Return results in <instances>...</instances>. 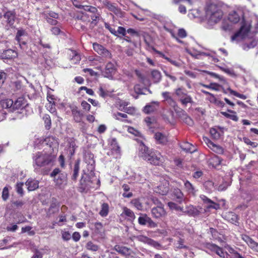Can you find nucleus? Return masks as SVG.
<instances>
[{
	"label": "nucleus",
	"instance_id": "obj_32",
	"mask_svg": "<svg viewBox=\"0 0 258 258\" xmlns=\"http://www.w3.org/2000/svg\"><path fill=\"white\" fill-rule=\"evenodd\" d=\"M154 138L159 144H165L167 142L166 136L159 132L155 134Z\"/></svg>",
	"mask_w": 258,
	"mask_h": 258
},
{
	"label": "nucleus",
	"instance_id": "obj_54",
	"mask_svg": "<svg viewBox=\"0 0 258 258\" xmlns=\"http://www.w3.org/2000/svg\"><path fill=\"white\" fill-rule=\"evenodd\" d=\"M43 119L45 123L46 127L49 129L51 124L50 117L49 115L46 114L43 116Z\"/></svg>",
	"mask_w": 258,
	"mask_h": 258
},
{
	"label": "nucleus",
	"instance_id": "obj_25",
	"mask_svg": "<svg viewBox=\"0 0 258 258\" xmlns=\"http://www.w3.org/2000/svg\"><path fill=\"white\" fill-rule=\"evenodd\" d=\"M1 105L3 108L7 109L10 112H13V101L12 99H7L2 100Z\"/></svg>",
	"mask_w": 258,
	"mask_h": 258
},
{
	"label": "nucleus",
	"instance_id": "obj_5",
	"mask_svg": "<svg viewBox=\"0 0 258 258\" xmlns=\"http://www.w3.org/2000/svg\"><path fill=\"white\" fill-rule=\"evenodd\" d=\"M135 237L139 241L143 242L145 244H147L149 245L152 246L155 248L157 249H159L161 247V245L157 241L154 240L153 239L149 238L148 237L143 235H138Z\"/></svg>",
	"mask_w": 258,
	"mask_h": 258
},
{
	"label": "nucleus",
	"instance_id": "obj_4",
	"mask_svg": "<svg viewBox=\"0 0 258 258\" xmlns=\"http://www.w3.org/2000/svg\"><path fill=\"white\" fill-rule=\"evenodd\" d=\"M147 161L154 165H162L165 161V158L157 151H152Z\"/></svg>",
	"mask_w": 258,
	"mask_h": 258
},
{
	"label": "nucleus",
	"instance_id": "obj_64",
	"mask_svg": "<svg viewBox=\"0 0 258 258\" xmlns=\"http://www.w3.org/2000/svg\"><path fill=\"white\" fill-rule=\"evenodd\" d=\"M46 107L47 109L51 113L55 112V108L54 107V103H48L46 104Z\"/></svg>",
	"mask_w": 258,
	"mask_h": 258
},
{
	"label": "nucleus",
	"instance_id": "obj_48",
	"mask_svg": "<svg viewBox=\"0 0 258 258\" xmlns=\"http://www.w3.org/2000/svg\"><path fill=\"white\" fill-rule=\"evenodd\" d=\"M233 114H229L225 112H222V114L227 118H229L235 121H237L238 120V116L236 115L235 112H232Z\"/></svg>",
	"mask_w": 258,
	"mask_h": 258
},
{
	"label": "nucleus",
	"instance_id": "obj_17",
	"mask_svg": "<svg viewBox=\"0 0 258 258\" xmlns=\"http://www.w3.org/2000/svg\"><path fill=\"white\" fill-rule=\"evenodd\" d=\"M139 149V156L145 160H147L151 152L152 151L149 150L148 148L143 144H141L140 145Z\"/></svg>",
	"mask_w": 258,
	"mask_h": 258
},
{
	"label": "nucleus",
	"instance_id": "obj_11",
	"mask_svg": "<svg viewBox=\"0 0 258 258\" xmlns=\"http://www.w3.org/2000/svg\"><path fill=\"white\" fill-rule=\"evenodd\" d=\"M39 143L42 142V144L48 145L50 148H56L58 145L57 139L53 136H49L44 139V140H38Z\"/></svg>",
	"mask_w": 258,
	"mask_h": 258
},
{
	"label": "nucleus",
	"instance_id": "obj_59",
	"mask_svg": "<svg viewBox=\"0 0 258 258\" xmlns=\"http://www.w3.org/2000/svg\"><path fill=\"white\" fill-rule=\"evenodd\" d=\"M9 196V192L8 188L6 186L4 188L2 192V198L4 201L7 200Z\"/></svg>",
	"mask_w": 258,
	"mask_h": 258
},
{
	"label": "nucleus",
	"instance_id": "obj_44",
	"mask_svg": "<svg viewBox=\"0 0 258 258\" xmlns=\"http://www.w3.org/2000/svg\"><path fill=\"white\" fill-rule=\"evenodd\" d=\"M179 101L183 105H186L187 103H191L192 102V98L187 94H185L183 96V98L181 97L180 98Z\"/></svg>",
	"mask_w": 258,
	"mask_h": 258
},
{
	"label": "nucleus",
	"instance_id": "obj_49",
	"mask_svg": "<svg viewBox=\"0 0 258 258\" xmlns=\"http://www.w3.org/2000/svg\"><path fill=\"white\" fill-rule=\"evenodd\" d=\"M5 54L7 58L11 59L17 56V52L12 49H8L5 51Z\"/></svg>",
	"mask_w": 258,
	"mask_h": 258
},
{
	"label": "nucleus",
	"instance_id": "obj_41",
	"mask_svg": "<svg viewBox=\"0 0 258 258\" xmlns=\"http://www.w3.org/2000/svg\"><path fill=\"white\" fill-rule=\"evenodd\" d=\"M151 75L154 83H157L160 82L161 79V75L159 71L154 70L152 72Z\"/></svg>",
	"mask_w": 258,
	"mask_h": 258
},
{
	"label": "nucleus",
	"instance_id": "obj_62",
	"mask_svg": "<svg viewBox=\"0 0 258 258\" xmlns=\"http://www.w3.org/2000/svg\"><path fill=\"white\" fill-rule=\"evenodd\" d=\"M62 238L64 240L68 241L71 238V235L68 231H63L61 232Z\"/></svg>",
	"mask_w": 258,
	"mask_h": 258
},
{
	"label": "nucleus",
	"instance_id": "obj_30",
	"mask_svg": "<svg viewBox=\"0 0 258 258\" xmlns=\"http://www.w3.org/2000/svg\"><path fill=\"white\" fill-rule=\"evenodd\" d=\"M103 3L104 6L109 11L115 14L118 12V9L115 4H112L110 2L106 0L104 1Z\"/></svg>",
	"mask_w": 258,
	"mask_h": 258
},
{
	"label": "nucleus",
	"instance_id": "obj_47",
	"mask_svg": "<svg viewBox=\"0 0 258 258\" xmlns=\"http://www.w3.org/2000/svg\"><path fill=\"white\" fill-rule=\"evenodd\" d=\"M175 95L179 98V99L186 94L185 90L182 87H179L174 91Z\"/></svg>",
	"mask_w": 258,
	"mask_h": 258
},
{
	"label": "nucleus",
	"instance_id": "obj_43",
	"mask_svg": "<svg viewBox=\"0 0 258 258\" xmlns=\"http://www.w3.org/2000/svg\"><path fill=\"white\" fill-rule=\"evenodd\" d=\"M109 211V206L106 203H103L101 206V210L99 214L102 217H105L107 215Z\"/></svg>",
	"mask_w": 258,
	"mask_h": 258
},
{
	"label": "nucleus",
	"instance_id": "obj_39",
	"mask_svg": "<svg viewBox=\"0 0 258 258\" xmlns=\"http://www.w3.org/2000/svg\"><path fill=\"white\" fill-rule=\"evenodd\" d=\"M202 86L206 88L212 89L217 91H220V88H222V87L221 85H219L218 84L214 83H210L209 85L202 84Z\"/></svg>",
	"mask_w": 258,
	"mask_h": 258
},
{
	"label": "nucleus",
	"instance_id": "obj_22",
	"mask_svg": "<svg viewBox=\"0 0 258 258\" xmlns=\"http://www.w3.org/2000/svg\"><path fill=\"white\" fill-rule=\"evenodd\" d=\"M183 213L187 214L189 216H196L199 214V211L195 207L192 205L187 206L184 210Z\"/></svg>",
	"mask_w": 258,
	"mask_h": 258
},
{
	"label": "nucleus",
	"instance_id": "obj_21",
	"mask_svg": "<svg viewBox=\"0 0 258 258\" xmlns=\"http://www.w3.org/2000/svg\"><path fill=\"white\" fill-rule=\"evenodd\" d=\"M121 216H125L128 221H133L135 220L136 216L134 213L126 207L123 208V212L121 214Z\"/></svg>",
	"mask_w": 258,
	"mask_h": 258
},
{
	"label": "nucleus",
	"instance_id": "obj_6",
	"mask_svg": "<svg viewBox=\"0 0 258 258\" xmlns=\"http://www.w3.org/2000/svg\"><path fill=\"white\" fill-rule=\"evenodd\" d=\"M93 47L94 51L103 57L107 58H111L112 57L110 52L102 45L97 43H94L93 44Z\"/></svg>",
	"mask_w": 258,
	"mask_h": 258
},
{
	"label": "nucleus",
	"instance_id": "obj_13",
	"mask_svg": "<svg viewBox=\"0 0 258 258\" xmlns=\"http://www.w3.org/2000/svg\"><path fill=\"white\" fill-rule=\"evenodd\" d=\"M207 247L215 252L221 257H225L226 256V258H229V255L227 252H224L221 247L216 244L209 243L207 245Z\"/></svg>",
	"mask_w": 258,
	"mask_h": 258
},
{
	"label": "nucleus",
	"instance_id": "obj_26",
	"mask_svg": "<svg viewBox=\"0 0 258 258\" xmlns=\"http://www.w3.org/2000/svg\"><path fill=\"white\" fill-rule=\"evenodd\" d=\"M72 112L75 121L76 122H80L83 117V114L76 107H74L72 109Z\"/></svg>",
	"mask_w": 258,
	"mask_h": 258
},
{
	"label": "nucleus",
	"instance_id": "obj_16",
	"mask_svg": "<svg viewBox=\"0 0 258 258\" xmlns=\"http://www.w3.org/2000/svg\"><path fill=\"white\" fill-rule=\"evenodd\" d=\"M4 18L6 19L8 29L12 27L15 21V14L12 11H8L4 14Z\"/></svg>",
	"mask_w": 258,
	"mask_h": 258
},
{
	"label": "nucleus",
	"instance_id": "obj_36",
	"mask_svg": "<svg viewBox=\"0 0 258 258\" xmlns=\"http://www.w3.org/2000/svg\"><path fill=\"white\" fill-rule=\"evenodd\" d=\"M54 182L58 185H61L66 182V176L63 174L58 175L57 178H54Z\"/></svg>",
	"mask_w": 258,
	"mask_h": 258
},
{
	"label": "nucleus",
	"instance_id": "obj_18",
	"mask_svg": "<svg viewBox=\"0 0 258 258\" xmlns=\"http://www.w3.org/2000/svg\"><path fill=\"white\" fill-rule=\"evenodd\" d=\"M200 198L206 205V207L207 209H214L216 210L219 209V206L218 204L214 203L205 196L201 195Z\"/></svg>",
	"mask_w": 258,
	"mask_h": 258
},
{
	"label": "nucleus",
	"instance_id": "obj_57",
	"mask_svg": "<svg viewBox=\"0 0 258 258\" xmlns=\"http://www.w3.org/2000/svg\"><path fill=\"white\" fill-rule=\"evenodd\" d=\"M83 9L86 11L90 12L92 13L97 12V10L95 7L88 6H83Z\"/></svg>",
	"mask_w": 258,
	"mask_h": 258
},
{
	"label": "nucleus",
	"instance_id": "obj_14",
	"mask_svg": "<svg viewBox=\"0 0 258 258\" xmlns=\"http://www.w3.org/2000/svg\"><path fill=\"white\" fill-rule=\"evenodd\" d=\"M241 238L252 249L258 252V243L255 242L247 235H241Z\"/></svg>",
	"mask_w": 258,
	"mask_h": 258
},
{
	"label": "nucleus",
	"instance_id": "obj_58",
	"mask_svg": "<svg viewBox=\"0 0 258 258\" xmlns=\"http://www.w3.org/2000/svg\"><path fill=\"white\" fill-rule=\"evenodd\" d=\"M93 15L91 16V18L92 19L91 23L94 25H96L98 22V20L99 19L100 15L98 13H92Z\"/></svg>",
	"mask_w": 258,
	"mask_h": 258
},
{
	"label": "nucleus",
	"instance_id": "obj_15",
	"mask_svg": "<svg viewBox=\"0 0 258 258\" xmlns=\"http://www.w3.org/2000/svg\"><path fill=\"white\" fill-rule=\"evenodd\" d=\"M160 103L158 101H152L147 104L144 108L143 111L145 113L148 114L157 110Z\"/></svg>",
	"mask_w": 258,
	"mask_h": 258
},
{
	"label": "nucleus",
	"instance_id": "obj_20",
	"mask_svg": "<svg viewBox=\"0 0 258 258\" xmlns=\"http://www.w3.org/2000/svg\"><path fill=\"white\" fill-rule=\"evenodd\" d=\"M155 191L162 195H166L169 191V183L167 181L158 185L155 189Z\"/></svg>",
	"mask_w": 258,
	"mask_h": 258
},
{
	"label": "nucleus",
	"instance_id": "obj_28",
	"mask_svg": "<svg viewBox=\"0 0 258 258\" xmlns=\"http://www.w3.org/2000/svg\"><path fill=\"white\" fill-rule=\"evenodd\" d=\"M228 20L232 23H237L240 20V16L236 11L230 12L228 17Z\"/></svg>",
	"mask_w": 258,
	"mask_h": 258
},
{
	"label": "nucleus",
	"instance_id": "obj_38",
	"mask_svg": "<svg viewBox=\"0 0 258 258\" xmlns=\"http://www.w3.org/2000/svg\"><path fill=\"white\" fill-rule=\"evenodd\" d=\"M173 195L179 203L183 201V194L179 189H175L173 191Z\"/></svg>",
	"mask_w": 258,
	"mask_h": 258
},
{
	"label": "nucleus",
	"instance_id": "obj_42",
	"mask_svg": "<svg viewBox=\"0 0 258 258\" xmlns=\"http://www.w3.org/2000/svg\"><path fill=\"white\" fill-rule=\"evenodd\" d=\"M86 247L88 250L92 251H96L99 248V246L98 245L94 243L92 241L88 242L86 244Z\"/></svg>",
	"mask_w": 258,
	"mask_h": 258
},
{
	"label": "nucleus",
	"instance_id": "obj_60",
	"mask_svg": "<svg viewBox=\"0 0 258 258\" xmlns=\"http://www.w3.org/2000/svg\"><path fill=\"white\" fill-rule=\"evenodd\" d=\"M165 102L166 104L175 110V107H177L176 102L172 97Z\"/></svg>",
	"mask_w": 258,
	"mask_h": 258
},
{
	"label": "nucleus",
	"instance_id": "obj_52",
	"mask_svg": "<svg viewBox=\"0 0 258 258\" xmlns=\"http://www.w3.org/2000/svg\"><path fill=\"white\" fill-rule=\"evenodd\" d=\"M243 141L247 145H249L253 148H255L257 146V143L251 142L249 139L246 137L243 138Z\"/></svg>",
	"mask_w": 258,
	"mask_h": 258
},
{
	"label": "nucleus",
	"instance_id": "obj_35",
	"mask_svg": "<svg viewBox=\"0 0 258 258\" xmlns=\"http://www.w3.org/2000/svg\"><path fill=\"white\" fill-rule=\"evenodd\" d=\"M221 161L222 160L219 157L214 155L210 159L209 163L212 165L213 167H216L221 163Z\"/></svg>",
	"mask_w": 258,
	"mask_h": 258
},
{
	"label": "nucleus",
	"instance_id": "obj_24",
	"mask_svg": "<svg viewBox=\"0 0 258 258\" xmlns=\"http://www.w3.org/2000/svg\"><path fill=\"white\" fill-rule=\"evenodd\" d=\"M186 2L188 3L189 5H191V2L190 0H173V3L174 4H180V5L178 8V10L179 12L181 14H184L186 12V10L185 6L181 4L182 3Z\"/></svg>",
	"mask_w": 258,
	"mask_h": 258
},
{
	"label": "nucleus",
	"instance_id": "obj_46",
	"mask_svg": "<svg viewBox=\"0 0 258 258\" xmlns=\"http://www.w3.org/2000/svg\"><path fill=\"white\" fill-rule=\"evenodd\" d=\"M80 169V161H77L74 165V173L72 176V179L76 180L78 176V173Z\"/></svg>",
	"mask_w": 258,
	"mask_h": 258
},
{
	"label": "nucleus",
	"instance_id": "obj_7",
	"mask_svg": "<svg viewBox=\"0 0 258 258\" xmlns=\"http://www.w3.org/2000/svg\"><path fill=\"white\" fill-rule=\"evenodd\" d=\"M138 223L141 225H147L150 228L157 227V224L146 214H140V216L138 218Z\"/></svg>",
	"mask_w": 258,
	"mask_h": 258
},
{
	"label": "nucleus",
	"instance_id": "obj_27",
	"mask_svg": "<svg viewBox=\"0 0 258 258\" xmlns=\"http://www.w3.org/2000/svg\"><path fill=\"white\" fill-rule=\"evenodd\" d=\"M184 186L186 192L192 195H195L196 192L195 188L192 184L188 180L183 181Z\"/></svg>",
	"mask_w": 258,
	"mask_h": 258
},
{
	"label": "nucleus",
	"instance_id": "obj_12",
	"mask_svg": "<svg viewBox=\"0 0 258 258\" xmlns=\"http://www.w3.org/2000/svg\"><path fill=\"white\" fill-rule=\"evenodd\" d=\"M115 73V67L112 62H108L106 66L105 70L102 72V75L106 78L112 79L113 75Z\"/></svg>",
	"mask_w": 258,
	"mask_h": 258
},
{
	"label": "nucleus",
	"instance_id": "obj_3",
	"mask_svg": "<svg viewBox=\"0 0 258 258\" xmlns=\"http://www.w3.org/2000/svg\"><path fill=\"white\" fill-rule=\"evenodd\" d=\"M250 27L248 25L244 24L240 29L231 36V41L237 43L245 39L248 35Z\"/></svg>",
	"mask_w": 258,
	"mask_h": 258
},
{
	"label": "nucleus",
	"instance_id": "obj_23",
	"mask_svg": "<svg viewBox=\"0 0 258 258\" xmlns=\"http://www.w3.org/2000/svg\"><path fill=\"white\" fill-rule=\"evenodd\" d=\"M39 182L38 180L29 179L26 182L27 189L29 191H33L38 188Z\"/></svg>",
	"mask_w": 258,
	"mask_h": 258
},
{
	"label": "nucleus",
	"instance_id": "obj_63",
	"mask_svg": "<svg viewBox=\"0 0 258 258\" xmlns=\"http://www.w3.org/2000/svg\"><path fill=\"white\" fill-rule=\"evenodd\" d=\"M134 89L136 94L138 95L144 94L143 92V89L141 88L140 86L138 84H137L134 86Z\"/></svg>",
	"mask_w": 258,
	"mask_h": 258
},
{
	"label": "nucleus",
	"instance_id": "obj_37",
	"mask_svg": "<svg viewBox=\"0 0 258 258\" xmlns=\"http://www.w3.org/2000/svg\"><path fill=\"white\" fill-rule=\"evenodd\" d=\"M109 148L116 153H118L119 147L115 139H112L109 141Z\"/></svg>",
	"mask_w": 258,
	"mask_h": 258
},
{
	"label": "nucleus",
	"instance_id": "obj_34",
	"mask_svg": "<svg viewBox=\"0 0 258 258\" xmlns=\"http://www.w3.org/2000/svg\"><path fill=\"white\" fill-rule=\"evenodd\" d=\"M119 251L121 253L125 255L126 256L134 257L135 255V253L126 247H120Z\"/></svg>",
	"mask_w": 258,
	"mask_h": 258
},
{
	"label": "nucleus",
	"instance_id": "obj_2",
	"mask_svg": "<svg viewBox=\"0 0 258 258\" xmlns=\"http://www.w3.org/2000/svg\"><path fill=\"white\" fill-rule=\"evenodd\" d=\"M222 16V12L215 4H211L207 6L206 8V16L210 23H217L221 20Z\"/></svg>",
	"mask_w": 258,
	"mask_h": 258
},
{
	"label": "nucleus",
	"instance_id": "obj_1",
	"mask_svg": "<svg viewBox=\"0 0 258 258\" xmlns=\"http://www.w3.org/2000/svg\"><path fill=\"white\" fill-rule=\"evenodd\" d=\"M55 156L51 153L45 152H38L33 156V165L34 170L39 172L44 170L53 165L55 161Z\"/></svg>",
	"mask_w": 258,
	"mask_h": 258
},
{
	"label": "nucleus",
	"instance_id": "obj_40",
	"mask_svg": "<svg viewBox=\"0 0 258 258\" xmlns=\"http://www.w3.org/2000/svg\"><path fill=\"white\" fill-rule=\"evenodd\" d=\"M226 217L229 221L233 224H236L237 223L238 218L236 214L232 212L228 213L226 215Z\"/></svg>",
	"mask_w": 258,
	"mask_h": 258
},
{
	"label": "nucleus",
	"instance_id": "obj_8",
	"mask_svg": "<svg viewBox=\"0 0 258 258\" xmlns=\"http://www.w3.org/2000/svg\"><path fill=\"white\" fill-rule=\"evenodd\" d=\"M27 105L28 104L24 98H18L15 102H13V112L16 111L17 113H23V110Z\"/></svg>",
	"mask_w": 258,
	"mask_h": 258
},
{
	"label": "nucleus",
	"instance_id": "obj_55",
	"mask_svg": "<svg viewBox=\"0 0 258 258\" xmlns=\"http://www.w3.org/2000/svg\"><path fill=\"white\" fill-rule=\"evenodd\" d=\"M211 149L214 152L218 154H221L223 152V149L220 146L215 144H214L213 146L212 147Z\"/></svg>",
	"mask_w": 258,
	"mask_h": 258
},
{
	"label": "nucleus",
	"instance_id": "obj_56",
	"mask_svg": "<svg viewBox=\"0 0 258 258\" xmlns=\"http://www.w3.org/2000/svg\"><path fill=\"white\" fill-rule=\"evenodd\" d=\"M136 74L140 79V81L144 84L147 85L146 82L148 81L146 79V77L139 71H136Z\"/></svg>",
	"mask_w": 258,
	"mask_h": 258
},
{
	"label": "nucleus",
	"instance_id": "obj_19",
	"mask_svg": "<svg viewBox=\"0 0 258 258\" xmlns=\"http://www.w3.org/2000/svg\"><path fill=\"white\" fill-rule=\"evenodd\" d=\"M224 128L223 127L215 126L210 129V134L214 139H219L224 133Z\"/></svg>",
	"mask_w": 258,
	"mask_h": 258
},
{
	"label": "nucleus",
	"instance_id": "obj_45",
	"mask_svg": "<svg viewBox=\"0 0 258 258\" xmlns=\"http://www.w3.org/2000/svg\"><path fill=\"white\" fill-rule=\"evenodd\" d=\"M168 206L171 210H175L176 211H180L183 213L184 209L183 207L177 206L175 203L173 202H169Z\"/></svg>",
	"mask_w": 258,
	"mask_h": 258
},
{
	"label": "nucleus",
	"instance_id": "obj_10",
	"mask_svg": "<svg viewBox=\"0 0 258 258\" xmlns=\"http://www.w3.org/2000/svg\"><path fill=\"white\" fill-rule=\"evenodd\" d=\"M151 213L153 217L155 218H160L166 215V212L160 203L156 207L152 209Z\"/></svg>",
	"mask_w": 258,
	"mask_h": 258
},
{
	"label": "nucleus",
	"instance_id": "obj_50",
	"mask_svg": "<svg viewBox=\"0 0 258 258\" xmlns=\"http://www.w3.org/2000/svg\"><path fill=\"white\" fill-rule=\"evenodd\" d=\"M227 90L231 94H232L239 98H241L242 99H246L247 98L245 95L239 94V93H237V92L231 89L230 88H228L227 89Z\"/></svg>",
	"mask_w": 258,
	"mask_h": 258
},
{
	"label": "nucleus",
	"instance_id": "obj_9",
	"mask_svg": "<svg viewBox=\"0 0 258 258\" xmlns=\"http://www.w3.org/2000/svg\"><path fill=\"white\" fill-rule=\"evenodd\" d=\"M92 182L88 180V176L86 174L82 175L80 181L79 188L81 192L87 191L91 187Z\"/></svg>",
	"mask_w": 258,
	"mask_h": 258
},
{
	"label": "nucleus",
	"instance_id": "obj_61",
	"mask_svg": "<svg viewBox=\"0 0 258 258\" xmlns=\"http://www.w3.org/2000/svg\"><path fill=\"white\" fill-rule=\"evenodd\" d=\"M23 182H19L16 185V190L17 192L20 194L21 195H23Z\"/></svg>",
	"mask_w": 258,
	"mask_h": 258
},
{
	"label": "nucleus",
	"instance_id": "obj_51",
	"mask_svg": "<svg viewBox=\"0 0 258 258\" xmlns=\"http://www.w3.org/2000/svg\"><path fill=\"white\" fill-rule=\"evenodd\" d=\"M132 204L139 210L143 209L142 203L138 199H134L132 201Z\"/></svg>",
	"mask_w": 258,
	"mask_h": 258
},
{
	"label": "nucleus",
	"instance_id": "obj_33",
	"mask_svg": "<svg viewBox=\"0 0 258 258\" xmlns=\"http://www.w3.org/2000/svg\"><path fill=\"white\" fill-rule=\"evenodd\" d=\"M72 62L74 64L79 63L81 60L80 55L74 50H71L70 54Z\"/></svg>",
	"mask_w": 258,
	"mask_h": 258
},
{
	"label": "nucleus",
	"instance_id": "obj_53",
	"mask_svg": "<svg viewBox=\"0 0 258 258\" xmlns=\"http://www.w3.org/2000/svg\"><path fill=\"white\" fill-rule=\"evenodd\" d=\"M220 69L225 73L228 74L229 75L232 77H235L236 76L232 69L223 67H220Z\"/></svg>",
	"mask_w": 258,
	"mask_h": 258
},
{
	"label": "nucleus",
	"instance_id": "obj_29",
	"mask_svg": "<svg viewBox=\"0 0 258 258\" xmlns=\"http://www.w3.org/2000/svg\"><path fill=\"white\" fill-rule=\"evenodd\" d=\"M181 148L186 152L192 153L196 151V148L188 142H184L180 145Z\"/></svg>",
	"mask_w": 258,
	"mask_h": 258
},
{
	"label": "nucleus",
	"instance_id": "obj_31",
	"mask_svg": "<svg viewBox=\"0 0 258 258\" xmlns=\"http://www.w3.org/2000/svg\"><path fill=\"white\" fill-rule=\"evenodd\" d=\"M159 54H160L161 57L167 60L168 62H169L173 66L178 68L180 67L181 66L182 63L181 61L173 59L169 57H168L161 52H159Z\"/></svg>",
	"mask_w": 258,
	"mask_h": 258
}]
</instances>
